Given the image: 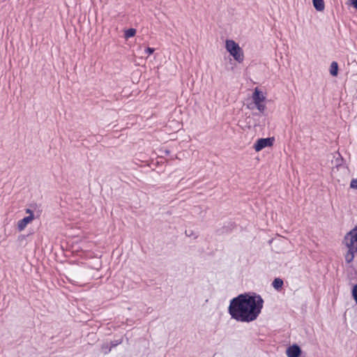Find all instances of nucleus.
I'll return each mask as SVG.
<instances>
[{
  "label": "nucleus",
  "instance_id": "14",
  "mask_svg": "<svg viewBox=\"0 0 357 357\" xmlns=\"http://www.w3.org/2000/svg\"><path fill=\"white\" fill-rule=\"evenodd\" d=\"M155 51V49L154 48H152V47H147L146 50H145V52L149 54V55H151Z\"/></svg>",
  "mask_w": 357,
  "mask_h": 357
},
{
  "label": "nucleus",
  "instance_id": "6",
  "mask_svg": "<svg viewBox=\"0 0 357 357\" xmlns=\"http://www.w3.org/2000/svg\"><path fill=\"white\" fill-rule=\"evenodd\" d=\"M301 352V349L297 344L291 345L286 350L287 357H300Z\"/></svg>",
  "mask_w": 357,
  "mask_h": 357
},
{
  "label": "nucleus",
  "instance_id": "2",
  "mask_svg": "<svg viewBox=\"0 0 357 357\" xmlns=\"http://www.w3.org/2000/svg\"><path fill=\"white\" fill-rule=\"evenodd\" d=\"M342 245L346 250L344 254L345 261L350 264L357 253V226L345 234L342 240Z\"/></svg>",
  "mask_w": 357,
  "mask_h": 357
},
{
  "label": "nucleus",
  "instance_id": "11",
  "mask_svg": "<svg viewBox=\"0 0 357 357\" xmlns=\"http://www.w3.org/2000/svg\"><path fill=\"white\" fill-rule=\"evenodd\" d=\"M125 38L127 39L128 38L133 37L136 34V30L135 29H128L124 31Z\"/></svg>",
  "mask_w": 357,
  "mask_h": 357
},
{
  "label": "nucleus",
  "instance_id": "5",
  "mask_svg": "<svg viewBox=\"0 0 357 357\" xmlns=\"http://www.w3.org/2000/svg\"><path fill=\"white\" fill-rule=\"evenodd\" d=\"M274 141V137L260 138L254 144L253 148L256 152H259L265 148L273 146Z\"/></svg>",
  "mask_w": 357,
  "mask_h": 357
},
{
  "label": "nucleus",
  "instance_id": "4",
  "mask_svg": "<svg viewBox=\"0 0 357 357\" xmlns=\"http://www.w3.org/2000/svg\"><path fill=\"white\" fill-rule=\"evenodd\" d=\"M225 47L229 55L238 63L244 61V52L240 45L234 40L227 39L225 40Z\"/></svg>",
  "mask_w": 357,
  "mask_h": 357
},
{
  "label": "nucleus",
  "instance_id": "9",
  "mask_svg": "<svg viewBox=\"0 0 357 357\" xmlns=\"http://www.w3.org/2000/svg\"><path fill=\"white\" fill-rule=\"evenodd\" d=\"M330 73L332 76L335 77L338 73V65L335 61H333L330 66Z\"/></svg>",
  "mask_w": 357,
  "mask_h": 357
},
{
  "label": "nucleus",
  "instance_id": "13",
  "mask_svg": "<svg viewBox=\"0 0 357 357\" xmlns=\"http://www.w3.org/2000/svg\"><path fill=\"white\" fill-rule=\"evenodd\" d=\"M350 188L357 190V178H354L351 180L350 183Z\"/></svg>",
  "mask_w": 357,
  "mask_h": 357
},
{
  "label": "nucleus",
  "instance_id": "10",
  "mask_svg": "<svg viewBox=\"0 0 357 357\" xmlns=\"http://www.w3.org/2000/svg\"><path fill=\"white\" fill-rule=\"evenodd\" d=\"M283 285V281L280 278H275L273 282V286L276 289H280Z\"/></svg>",
  "mask_w": 357,
  "mask_h": 357
},
{
  "label": "nucleus",
  "instance_id": "1",
  "mask_svg": "<svg viewBox=\"0 0 357 357\" xmlns=\"http://www.w3.org/2000/svg\"><path fill=\"white\" fill-rule=\"evenodd\" d=\"M263 303L260 296L241 294L231 301L229 312L238 321L250 322L261 313Z\"/></svg>",
  "mask_w": 357,
  "mask_h": 357
},
{
  "label": "nucleus",
  "instance_id": "3",
  "mask_svg": "<svg viewBox=\"0 0 357 357\" xmlns=\"http://www.w3.org/2000/svg\"><path fill=\"white\" fill-rule=\"evenodd\" d=\"M251 100L248 107L250 109L255 108L262 116H265L267 109V93L261 89L256 87L252 93Z\"/></svg>",
  "mask_w": 357,
  "mask_h": 357
},
{
  "label": "nucleus",
  "instance_id": "15",
  "mask_svg": "<svg viewBox=\"0 0 357 357\" xmlns=\"http://www.w3.org/2000/svg\"><path fill=\"white\" fill-rule=\"evenodd\" d=\"M351 5L357 9V0H349Z\"/></svg>",
  "mask_w": 357,
  "mask_h": 357
},
{
  "label": "nucleus",
  "instance_id": "8",
  "mask_svg": "<svg viewBox=\"0 0 357 357\" xmlns=\"http://www.w3.org/2000/svg\"><path fill=\"white\" fill-rule=\"evenodd\" d=\"M312 4L314 9L318 12H322L325 9L324 0H312Z\"/></svg>",
  "mask_w": 357,
  "mask_h": 357
},
{
  "label": "nucleus",
  "instance_id": "7",
  "mask_svg": "<svg viewBox=\"0 0 357 357\" xmlns=\"http://www.w3.org/2000/svg\"><path fill=\"white\" fill-rule=\"evenodd\" d=\"M27 213H30L29 216L24 218L22 220H20L17 223V228L19 231H22L24 229L26 225L30 223L33 220V215L31 212L30 210H27Z\"/></svg>",
  "mask_w": 357,
  "mask_h": 357
},
{
  "label": "nucleus",
  "instance_id": "12",
  "mask_svg": "<svg viewBox=\"0 0 357 357\" xmlns=\"http://www.w3.org/2000/svg\"><path fill=\"white\" fill-rule=\"evenodd\" d=\"M351 295L356 303L357 304V284L353 286L351 289Z\"/></svg>",
  "mask_w": 357,
  "mask_h": 357
}]
</instances>
